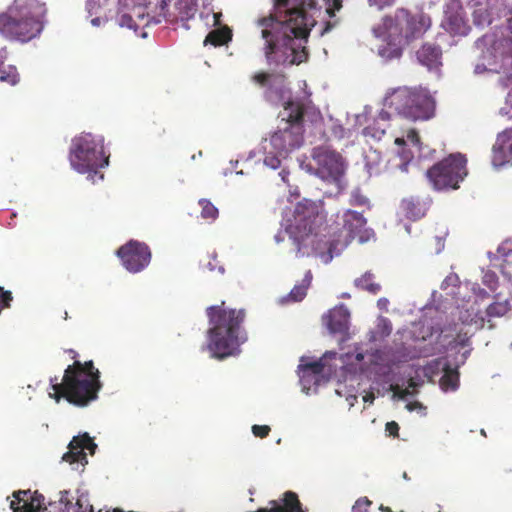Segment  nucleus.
I'll use <instances>...</instances> for the list:
<instances>
[{"mask_svg":"<svg viewBox=\"0 0 512 512\" xmlns=\"http://www.w3.org/2000/svg\"><path fill=\"white\" fill-rule=\"evenodd\" d=\"M349 310L344 305H339L329 311L323 317V321L333 334H346L349 330Z\"/></svg>","mask_w":512,"mask_h":512,"instance_id":"aec40b11","label":"nucleus"},{"mask_svg":"<svg viewBox=\"0 0 512 512\" xmlns=\"http://www.w3.org/2000/svg\"><path fill=\"white\" fill-rule=\"evenodd\" d=\"M47 13L41 0H14L0 13V34L9 40L26 43L40 35Z\"/></svg>","mask_w":512,"mask_h":512,"instance_id":"39448f33","label":"nucleus"},{"mask_svg":"<svg viewBox=\"0 0 512 512\" xmlns=\"http://www.w3.org/2000/svg\"><path fill=\"white\" fill-rule=\"evenodd\" d=\"M10 508L13 512H40L44 507V496L38 491L18 490L13 492Z\"/></svg>","mask_w":512,"mask_h":512,"instance_id":"6ab92c4d","label":"nucleus"},{"mask_svg":"<svg viewBox=\"0 0 512 512\" xmlns=\"http://www.w3.org/2000/svg\"><path fill=\"white\" fill-rule=\"evenodd\" d=\"M416 57L429 70H438L442 66V49L436 43H423L417 50Z\"/></svg>","mask_w":512,"mask_h":512,"instance_id":"412c9836","label":"nucleus"},{"mask_svg":"<svg viewBox=\"0 0 512 512\" xmlns=\"http://www.w3.org/2000/svg\"><path fill=\"white\" fill-rule=\"evenodd\" d=\"M271 429L268 425H253L252 433L255 437L265 438L269 435Z\"/></svg>","mask_w":512,"mask_h":512,"instance_id":"ea45409f","label":"nucleus"},{"mask_svg":"<svg viewBox=\"0 0 512 512\" xmlns=\"http://www.w3.org/2000/svg\"><path fill=\"white\" fill-rule=\"evenodd\" d=\"M312 158L316 163V174L323 180L338 183L344 174V163L339 153L325 147L313 149Z\"/></svg>","mask_w":512,"mask_h":512,"instance_id":"f8f14e48","label":"nucleus"},{"mask_svg":"<svg viewBox=\"0 0 512 512\" xmlns=\"http://www.w3.org/2000/svg\"><path fill=\"white\" fill-rule=\"evenodd\" d=\"M508 305L502 302H494L487 307L486 313L489 317H500L507 313Z\"/></svg>","mask_w":512,"mask_h":512,"instance_id":"72a5a7b5","label":"nucleus"},{"mask_svg":"<svg viewBox=\"0 0 512 512\" xmlns=\"http://www.w3.org/2000/svg\"><path fill=\"white\" fill-rule=\"evenodd\" d=\"M69 161L74 170L81 174H88V178L95 183L97 179L103 180V173L99 169L109 164V156L104 152V139L91 133H82L72 140Z\"/></svg>","mask_w":512,"mask_h":512,"instance_id":"6e6552de","label":"nucleus"},{"mask_svg":"<svg viewBox=\"0 0 512 512\" xmlns=\"http://www.w3.org/2000/svg\"><path fill=\"white\" fill-rule=\"evenodd\" d=\"M354 284L357 288L368 291L371 294H377L381 290V286L374 282V275L366 272L361 277L355 279Z\"/></svg>","mask_w":512,"mask_h":512,"instance_id":"cd10ccee","label":"nucleus"},{"mask_svg":"<svg viewBox=\"0 0 512 512\" xmlns=\"http://www.w3.org/2000/svg\"><path fill=\"white\" fill-rule=\"evenodd\" d=\"M428 208V201L413 196L404 198L400 204L402 214L412 221H416L424 217Z\"/></svg>","mask_w":512,"mask_h":512,"instance_id":"5701e85b","label":"nucleus"},{"mask_svg":"<svg viewBox=\"0 0 512 512\" xmlns=\"http://www.w3.org/2000/svg\"><path fill=\"white\" fill-rule=\"evenodd\" d=\"M470 337L468 336L467 332L459 331L456 335V337L449 342L450 348H456L458 346L465 347L469 345Z\"/></svg>","mask_w":512,"mask_h":512,"instance_id":"f704fd0d","label":"nucleus"},{"mask_svg":"<svg viewBox=\"0 0 512 512\" xmlns=\"http://www.w3.org/2000/svg\"><path fill=\"white\" fill-rule=\"evenodd\" d=\"M363 400L365 402H370L372 403L374 401V394L373 393H368L366 394L364 397H363Z\"/></svg>","mask_w":512,"mask_h":512,"instance_id":"864d4df0","label":"nucleus"},{"mask_svg":"<svg viewBox=\"0 0 512 512\" xmlns=\"http://www.w3.org/2000/svg\"><path fill=\"white\" fill-rule=\"evenodd\" d=\"M489 6H485L478 2L473 12L474 23L478 26L489 25L492 23L491 12L488 9Z\"/></svg>","mask_w":512,"mask_h":512,"instance_id":"c85d7f7f","label":"nucleus"},{"mask_svg":"<svg viewBox=\"0 0 512 512\" xmlns=\"http://www.w3.org/2000/svg\"><path fill=\"white\" fill-rule=\"evenodd\" d=\"M371 501L367 497L359 498L352 507V512H368Z\"/></svg>","mask_w":512,"mask_h":512,"instance_id":"e433bc0d","label":"nucleus"},{"mask_svg":"<svg viewBox=\"0 0 512 512\" xmlns=\"http://www.w3.org/2000/svg\"><path fill=\"white\" fill-rule=\"evenodd\" d=\"M385 430H386V432H387L390 436L396 437V436H398V432H399V425H398V423H397V422H395V421L387 422V423H386V426H385Z\"/></svg>","mask_w":512,"mask_h":512,"instance_id":"49530a36","label":"nucleus"},{"mask_svg":"<svg viewBox=\"0 0 512 512\" xmlns=\"http://www.w3.org/2000/svg\"><path fill=\"white\" fill-rule=\"evenodd\" d=\"M279 175H280L282 181L284 183H286L288 186H290L289 180H288L289 172L286 171L285 169H282L281 172L279 173Z\"/></svg>","mask_w":512,"mask_h":512,"instance_id":"de8ad7c7","label":"nucleus"},{"mask_svg":"<svg viewBox=\"0 0 512 512\" xmlns=\"http://www.w3.org/2000/svg\"><path fill=\"white\" fill-rule=\"evenodd\" d=\"M92 23H93L94 25H97V24L99 23V19H98V18L93 19V20H92Z\"/></svg>","mask_w":512,"mask_h":512,"instance_id":"13d9d810","label":"nucleus"},{"mask_svg":"<svg viewBox=\"0 0 512 512\" xmlns=\"http://www.w3.org/2000/svg\"><path fill=\"white\" fill-rule=\"evenodd\" d=\"M145 0H119L118 23L121 27H127L137 32L145 22Z\"/></svg>","mask_w":512,"mask_h":512,"instance_id":"2eb2a0df","label":"nucleus"},{"mask_svg":"<svg viewBox=\"0 0 512 512\" xmlns=\"http://www.w3.org/2000/svg\"><path fill=\"white\" fill-rule=\"evenodd\" d=\"M475 48L479 53V62L474 67L476 75L489 72L506 78L512 74V37L495 30L478 38Z\"/></svg>","mask_w":512,"mask_h":512,"instance_id":"423d86ee","label":"nucleus"},{"mask_svg":"<svg viewBox=\"0 0 512 512\" xmlns=\"http://www.w3.org/2000/svg\"><path fill=\"white\" fill-rule=\"evenodd\" d=\"M305 107L300 100H290L284 105V117L270 143L280 156H287L303 143V120Z\"/></svg>","mask_w":512,"mask_h":512,"instance_id":"1a4fd4ad","label":"nucleus"},{"mask_svg":"<svg viewBox=\"0 0 512 512\" xmlns=\"http://www.w3.org/2000/svg\"><path fill=\"white\" fill-rule=\"evenodd\" d=\"M251 80L260 87L271 89L273 84H283L285 76L261 71L252 75Z\"/></svg>","mask_w":512,"mask_h":512,"instance_id":"b1692460","label":"nucleus"},{"mask_svg":"<svg viewBox=\"0 0 512 512\" xmlns=\"http://www.w3.org/2000/svg\"><path fill=\"white\" fill-rule=\"evenodd\" d=\"M385 131L383 129H376L374 126H367L363 129V134L365 136H370L374 139H380L384 135Z\"/></svg>","mask_w":512,"mask_h":512,"instance_id":"79ce46f5","label":"nucleus"},{"mask_svg":"<svg viewBox=\"0 0 512 512\" xmlns=\"http://www.w3.org/2000/svg\"><path fill=\"white\" fill-rule=\"evenodd\" d=\"M68 448L69 450L63 455L62 459L70 464L80 463L85 465L87 463L85 450L94 454L97 445L88 433H83L81 435L74 436L70 441Z\"/></svg>","mask_w":512,"mask_h":512,"instance_id":"a211bd4d","label":"nucleus"},{"mask_svg":"<svg viewBox=\"0 0 512 512\" xmlns=\"http://www.w3.org/2000/svg\"><path fill=\"white\" fill-rule=\"evenodd\" d=\"M498 2H499V0H486V5L493 6V5L497 4Z\"/></svg>","mask_w":512,"mask_h":512,"instance_id":"6e6d98bb","label":"nucleus"},{"mask_svg":"<svg viewBox=\"0 0 512 512\" xmlns=\"http://www.w3.org/2000/svg\"><path fill=\"white\" fill-rule=\"evenodd\" d=\"M344 0H324L326 4V12L330 17H334L336 11H339L342 8V3Z\"/></svg>","mask_w":512,"mask_h":512,"instance_id":"c9c22d12","label":"nucleus"},{"mask_svg":"<svg viewBox=\"0 0 512 512\" xmlns=\"http://www.w3.org/2000/svg\"><path fill=\"white\" fill-rule=\"evenodd\" d=\"M316 6L314 0H274V14L263 17L257 24L266 41L265 56L269 63L301 64L308 58L305 47L296 45V40L307 41L316 21L306 9Z\"/></svg>","mask_w":512,"mask_h":512,"instance_id":"f257e3e1","label":"nucleus"},{"mask_svg":"<svg viewBox=\"0 0 512 512\" xmlns=\"http://www.w3.org/2000/svg\"><path fill=\"white\" fill-rule=\"evenodd\" d=\"M406 140L409 141L413 146L417 147L419 150L421 148V139L419 133L415 129H410L407 131Z\"/></svg>","mask_w":512,"mask_h":512,"instance_id":"58836bf2","label":"nucleus"},{"mask_svg":"<svg viewBox=\"0 0 512 512\" xmlns=\"http://www.w3.org/2000/svg\"><path fill=\"white\" fill-rule=\"evenodd\" d=\"M0 81L15 85L19 81V74L16 67L0 63Z\"/></svg>","mask_w":512,"mask_h":512,"instance_id":"7c9ffc66","label":"nucleus"},{"mask_svg":"<svg viewBox=\"0 0 512 512\" xmlns=\"http://www.w3.org/2000/svg\"><path fill=\"white\" fill-rule=\"evenodd\" d=\"M343 230L346 232L345 242L358 238L360 242L369 240L373 231L366 227L367 220L363 214L353 210H346L342 215Z\"/></svg>","mask_w":512,"mask_h":512,"instance_id":"dca6fc26","label":"nucleus"},{"mask_svg":"<svg viewBox=\"0 0 512 512\" xmlns=\"http://www.w3.org/2000/svg\"><path fill=\"white\" fill-rule=\"evenodd\" d=\"M289 193H290V196H291V197H294V198H297V197H299V196H300V192H299L298 187H294V188H292V187H291V188L289 189Z\"/></svg>","mask_w":512,"mask_h":512,"instance_id":"09e8293b","label":"nucleus"},{"mask_svg":"<svg viewBox=\"0 0 512 512\" xmlns=\"http://www.w3.org/2000/svg\"><path fill=\"white\" fill-rule=\"evenodd\" d=\"M395 144L401 147V151H399V157L401 158L399 167L402 171H407L408 164L412 161L414 155L409 149H406V140L404 138H396Z\"/></svg>","mask_w":512,"mask_h":512,"instance_id":"2f4dec72","label":"nucleus"},{"mask_svg":"<svg viewBox=\"0 0 512 512\" xmlns=\"http://www.w3.org/2000/svg\"><path fill=\"white\" fill-rule=\"evenodd\" d=\"M321 201L303 199L298 202L293 213V219L285 228L294 246L295 257L302 258L315 254L322 262L327 264L333 259V251L336 249L334 242L323 243L327 251H323L322 241L318 239L317 228L322 224Z\"/></svg>","mask_w":512,"mask_h":512,"instance_id":"f03ea898","label":"nucleus"},{"mask_svg":"<svg viewBox=\"0 0 512 512\" xmlns=\"http://www.w3.org/2000/svg\"><path fill=\"white\" fill-rule=\"evenodd\" d=\"M368 203L369 201L367 197L361 195L359 192H354L350 199V204L352 206H366Z\"/></svg>","mask_w":512,"mask_h":512,"instance_id":"a19ab883","label":"nucleus"},{"mask_svg":"<svg viewBox=\"0 0 512 512\" xmlns=\"http://www.w3.org/2000/svg\"><path fill=\"white\" fill-rule=\"evenodd\" d=\"M224 305L223 301L206 309L210 324L208 349L212 357L220 360L237 354L240 345L247 341V333L242 327L245 311L226 309Z\"/></svg>","mask_w":512,"mask_h":512,"instance_id":"20e7f679","label":"nucleus"},{"mask_svg":"<svg viewBox=\"0 0 512 512\" xmlns=\"http://www.w3.org/2000/svg\"><path fill=\"white\" fill-rule=\"evenodd\" d=\"M390 390L400 399H404L410 394L409 389H401L398 384H391Z\"/></svg>","mask_w":512,"mask_h":512,"instance_id":"a18cd8bd","label":"nucleus"},{"mask_svg":"<svg viewBox=\"0 0 512 512\" xmlns=\"http://www.w3.org/2000/svg\"><path fill=\"white\" fill-rule=\"evenodd\" d=\"M441 26L452 35L466 36L470 31L460 0H450L444 10Z\"/></svg>","mask_w":512,"mask_h":512,"instance_id":"4468645a","label":"nucleus"},{"mask_svg":"<svg viewBox=\"0 0 512 512\" xmlns=\"http://www.w3.org/2000/svg\"><path fill=\"white\" fill-rule=\"evenodd\" d=\"M275 240L278 243L284 240V237L282 236L281 232H279L278 234L275 235Z\"/></svg>","mask_w":512,"mask_h":512,"instance_id":"5fc2aeb1","label":"nucleus"},{"mask_svg":"<svg viewBox=\"0 0 512 512\" xmlns=\"http://www.w3.org/2000/svg\"><path fill=\"white\" fill-rule=\"evenodd\" d=\"M334 25L331 22H326L325 28L321 32V35H324L325 33L329 32Z\"/></svg>","mask_w":512,"mask_h":512,"instance_id":"603ef678","label":"nucleus"},{"mask_svg":"<svg viewBox=\"0 0 512 512\" xmlns=\"http://www.w3.org/2000/svg\"><path fill=\"white\" fill-rule=\"evenodd\" d=\"M509 14V17L507 18V29L512 34V11H510Z\"/></svg>","mask_w":512,"mask_h":512,"instance_id":"3c124183","label":"nucleus"},{"mask_svg":"<svg viewBox=\"0 0 512 512\" xmlns=\"http://www.w3.org/2000/svg\"><path fill=\"white\" fill-rule=\"evenodd\" d=\"M415 386V383L413 381V379H410L409 380V387H414Z\"/></svg>","mask_w":512,"mask_h":512,"instance_id":"4d7b16f0","label":"nucleus"},{"mask_svg":"<svg viewBox=\"0 0 512 512\" xmlns=\"http://www.w3.org/2000/svg\"><path fill=\"white\" fill-rule=\"evenodd\" d=\"M407 408H408L409 410H412V409H413V404H411V403H410V404H408V405H407Z\"/></svg>","mask_w":512,"mask_h":512,"instance_id":"bf43d9fd","label":"nucleus"},{"mask_svg":"<svg viewBox=\"0 0 512 512\" xmlns=\"http://www.w3.org/2000/svg\"><path fill=\"white\" fill-rule=\"evenodd\" d=\"M122 265L131 273H138L151 261V251L147 244L130 240L117 250Z\"/></svg>","mask_w":512,"mask_h":512,"instance_id":"ddd939ff","label":"nucleus"},{"mask_svg":"<svg viewBox=\"0 0 512 512\" xmlns=\"http://www.w3.org/2000/svg\"><path fill=\"white\" fill-rule=\"evenodd\" d=\"M406 230H407L408 233H410V229H409L408 226H406Z\"/></svg>","mask_w":512,"mask_h":512,"instance_id":"052dcab7","label":"nucleus"},{"mask_svg":"<svg viewBox=\"0 0 512 512\" xmlns=\"http://www.w3.org/2000/svg\"><path fill=\"white\" fill-rule=\"evenodd\" d=\"M382 26L389 44L397 50L421 39L432 26L431 17L423 11H411L397 8L392 14L383 18Z\"/></svg>","mask_w":512,"mask_h":512,"instance_id":"0eeeda50","label":"nucleus"},{"mask_svg":"<svg viewBox=\"0 0 512 512\" xmlns=\"http://www.w3.org/2000/svg\"><path fill=\"white\" fill-rule=\"evenodd\" d=\"M491 162L495 168L512 166V126L497 134L492 146Z\"/></svg>","mask_w":512,"mask_h":512,"instance_id":"f3484780","label":"nucleus"},{"mask_svg":"<svg viewBox=\"0 0 512 512\" xmlns=\"http://www.w3.org/2000/svg\"><path fill=\"white\" fill-rule=\"evenodd\" d=\"M312 272L308 270L300 284H296L287 296V299L292 302L302 301L307 294V290L312 282Z\"/></svg>","mask_w":512,"mask_h":512,"instance_id":"393cba45","label":"nucleus"},{"mask_svg":"<svg viewBox=\"0 0 512 512\" xmlns=\"http://www.w3.org/2000/svg\"><path fill=\"white\" fill-rule=\"evenodd\" d=\"M395 1L396 0H367L369 6L376 7L379 10L393 5Z\"/></svg>","mask_w":512,"mask_h":512,"instance_id":"37998d69","label":"nucleus"},{"mask_svg":"<svg viewBox=\"0 0 512 512\" xmlns=\"http://www.w3.org/2000/svg\"><path fill=\"white\" fill-rule=\"evenodd\" d=\"M201 217L207 221H214L218 217V209L208 199H200Z\"/></svg>","mask_w":512,"mask_h":512,"instance_id":"473e14b6","label":"nucleus"},{"mask_svg":"<svg viewBox=\"0 0 512 512\" xmlns=\"http://www.w3.org/2000/svg\"><path fill=\"white\" fill-rule=\"evenodd\" d=\"M390 107L412 120H428L435 114V100L430 92L422 87H402L396 89L389 99Z\"/></svg>","mask_w":512,"mask_h":512,"instance_id":"9d476101","label":"nucleus"},{"mask_svg":"<svg viewBox=\"0 0 512 512\" xmlns=\"http://www.w3.org/2000/svg\"><path fill=\"white\" fill-rule=\"evenodd\" d=\"M438 363H439V361H438V360H435V361H433L432 363H429V364L425 367V370H426V371H429V372H433L434 367H437V366H438Z\"/></svg>","mask_w":512,"mask_h":512,"instance_id":"8fccbe9b","label":"nucleus"},{"mask_svg":"<svg viewBox=\"0 0 512 512\" xmlns=\"http://www.w3.org/2000/svg\"><path fill=\"white\" fill-rule=\"evenodd\" d=\"M299 369L302 372V377L306 378L308 376L318 377L322 374L324 370V363L322 360L302 363L299 365Z\"/></svg>","mask_w":512,"mask_h":512,"instance_id":"c756f323","label":"nucleus"},{"mask_svg":"<svg viewBox=\"0 0 512 512\" xmlns=\"http://www.w3.org/2000/svg\"><path fill=\"white\" fill-rule=\"evenodd\" d=\"M13 300L12 293L10 291H5L3 287H0V311L3 308H7L10 306V302Z\"/></svg>","mask_w":512,"mask_h":512,"instance_id":"4c0bfd02","label":"nucleus"},{"mask_svg":"<svg viewBox=\"0 0 512 512\" xmlns=\"http://www.w3.org/2000/svg\"><path fill=\"white\" fill-rule=\"evenodd\" d=\"M494 93L498 96L505 94L504 103L498 110V115L507 121H512V73L506 78H498L494 85Z\"/></svg>","mask_w":512,"mask_h":512,"instance_id":"4be33fe9","label":"nucleus"},{"mask_svg":"<svg viewBox=\"0 0 512 512\" xmlns=\"http://www.w3.org/2000/svg\"><path fill=\"white\" fill-rule=\"evenodd\" d=\"M444 374L440 379V385L444 389L455 390L458 387L459 373L457 368H451L449 364H445L443 368Z\"/></svg>","mask_w":512,"mask_h":512,"instance_id":"bb28decb","label":"nucleus"},{"mask_svg":"<svg viewBox=\"0 0 512 512\" xmlns=\"http://www.w3.org/2000/svg\"><path fill=\"white\" fill-rule=\"evenodd\" d=\"M231 40L229 29H215L208 33L204 40V45L211 44L215 47L222 46Z\"/></svg>","mask_w":512,"mask_h":512,"instance_id":"a878e982","label":"nucleus"},{"mask_svg":"<svg viewBox=\"0 0 512 512\" xmlns=\"http://www.w3.org/2000/svg\"><path fill=\"white\" fill-rule=\"evenodd\" d=\"M73 364L68 365L64 371L61 382L58 378L51 379L53 393L50 396L59 402L66 399L70 404L85 407L98 398L102 388L100 371L94 366L92 360L82 363L77 360L78 353L70 349Z\"/></svg>","mask_w":512,"mask_h":512,"instance_id":"7ed1b4c3","label":"nucleus"},{"mask_svg":"<svg viewBox=\"0 0 512 512\" xmlns=\"http://www.w3.org/2000/svg\"><path fill=\"white\" fill-rule=\"evenodd\" d=\"M264 164L272 169H276L280 166L281 160L276 155L268 154L264 158Z\"/></svg>","mask_w":512,"mask_h":512,"instance_id":"c03bdc74","label":"nucleus"},{"mask_svg":"<svg viewBox=\"0 0 512 512\" xmlns=\"http://www.w3.org/2000/svg\"><path fill=\"white\" fill-rule=\"evenodd\" d=\"M467 174V158L461 153L448 155L426 171L435 190L458 189Z\"/></svg>","mask_w":512,"mask_h":512,"instance_id":"9b49d317","label":"nucleus"}]
</instances>
